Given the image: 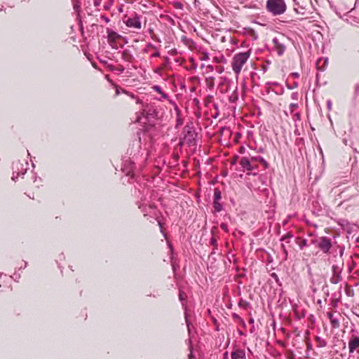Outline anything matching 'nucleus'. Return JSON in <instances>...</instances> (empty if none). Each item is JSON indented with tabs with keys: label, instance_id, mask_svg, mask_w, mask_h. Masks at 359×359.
I'll return each instance as SVG.
<instances>
[{
	"label": "nucleus",
	"instance_id": "obj_25",
	"mask_svg": "<svg viewBox=\"0 0 359 359\" xmlns=\"http://www.w3.org/2000/svg\"><path fill=\"white\" fill-rule=\"evenodd\" d=\"M294 120L295 121L301 120V115L299 112H297L294 114Z\"/></svg>",
	"mask_w": 359,
	"mask_h": 359
},
{
	"label": "nucleus",
	"instance_id": "obj_33",
	"mask_svg": "<svg viewBox=\"0 0 359 359\" xmlns=\"http://www.w3.org/2000/svg\"><path fill=\"white\" fill-rule=\"evenodd\" d=\"M123 92L125 93H126L127 95H130L132 98H135V95L133 94H132V93H128L127 91H125V90Z\"/></svg>",
	"mask_w": 359,
	"mask_h": 359
},
{
	"label": "nucleus",
	"instance_id": "obj_31",
	"mask_svg": "<svg viewBox=\"0 0 359 359\" xmlns=\"http://www.w3.org/2000/svg\"><path fill=\"white\" fill-rule=\"evenodd\" d=\"M184 294L182 292H180V294H179V298H180V300L182 302L183 300H184Z\"/></svg>",
	"mask_w": 359,
	"mask_h": 359
},
{
	"label": "nucleus",
	"instance_id": "obj_29",
	"mask_svg": "<svg viewBox=\"0 0 359 359\" xmlns=\"http://www.w3.org/2000/svg\"><path fill=\"white\" fill-rule=\"evenodd\" d=\"M102 0H94L95 6H99L101 4Z\"/></svg>",
	"mask_w": 359,
	"mask_h": 359
},
{
	"label": "nucleus",
	"instance_id": "obj_16",
	"mask_svg": "<svg viewBox=\"0 0 359 359\" xmlns=\"http://www.w3.org/2000/svg\"><path fill=\"white\" fill-rule=\"evenodd\" d=\"M327 63V59L320 58L316 62V67L318 69L323 71Z\"/></svg>",
	"mask_w": 359,
	"mask_h": 359
},
{
	"label": "nucleus",
	"instance_id": "obj_30",
	"mask_svg": "<svg viewBox=\"0 0 359 359\" xmlns=\"http://www.w3.org/2000/svg\"><path fill=\"white\" fill-rule=\"evenodd\" d=\"M160 56V53L159 51H156L155 53H154L152 55H151V57H158Z\"/></svg>",
	"mask_w": 359,
	"mask_h": 359
},
{
	"label": "nucleus",
	"instance_id": "obj_13",
	"mask_svg": "<svg viewBox=\"0 0 359 359\" xmlns=\"http://www.w3.org/2000/svg\"><path fill=\"white\" fill-rule=\"evenodd\" d=\"M144 111L148 119L155 118L158 115L156 109L151 108V106H149V104L144 107Z\"/></svg>",
	"mask_w": 359,
	"mask_h": 359
},
{
	"label": "nucleus",
	"instance_id": "obj_24",
	"mask_svg": "<svg viewBox=\"0 0 359 359\" xmlns=\"http://www.w3.org/2000/svg\"><path fill=\"white\" fill-rule=\"evenodd\" d=\"M220 227L222 230H224V231L226 232H228L229 231V229H228V226L225 223H222L221 225H220Z\"/></svg>",
	"mask_w": 359,
	"mask_h": 359
},
{
	"label": "nucleus",
	"instance_id": "obj_20",
	"mask_svg": "<svg viewBox=\"0 0 359 359\" xmlns=\"http://www.w3.org/2000/svg\"><path fill=\"white\" fill-rule=\"evenodd\" d=\"M298 104L297 103H291L289 106V109L290 114H292L297 108H298Z\"/></svg>",
	"mask_w": 359,
	"mask_h": 359
},
{
	"label": "nucleus",
	"instance_id": "obj_6",
	"mask_svg": "<svg viewBox=\"0 0 359 359\" xmlns=\"http://www.w3.org/2000/svg\"><path fill=\"white\" fill-rule=\"evenodd\" d=\"M13 176L12 180L15 181L20 175H24L27 171V168H23V164L21 163L20 161L13 163Z\"/></svg>",
	"mask_w": 359,
	"mask_h": 359
},
{
	"label": "nucleus",
	"instance_id": "obj_19",
	"mask_svg": "<svg viewBox=\"0 0 359 359\" xmlns=\"http://www.w3.org/2000/svg\"><path fill=\"white\" fill-rule=\"evenodd\" d=\"M220 198H221V193H220V191L217 189H215V192H214V201L217 202Z\"/></svg>",
	"mask_w": 359,
	"mask_h": 359
},
{
	"label": "nucleus",
	"instance_id": "obj_40",
	"mask_svg": "<svg viewBox=\"0 0 359 359\" xmlns=\"http://www.w3.org/2000/svg\"><path fill=\"white\" fill-rule=\"evenodd\" d=\"M116 95H118V94H119V90H118V89H116Z\"/></svg>",
	"mask_w": 359,
	"mask_h": 359
},
{
	"label": "nucleus",
	"instance_id": "obj_1",
	"mask_svg": "<svg viewBox=\"0 0 359 359\" xmlns=\"http://www.w3.org/2000/svg\"><path fill=\"white\" fill-rule=\"evenodd\" d=\"M250 57V51L236 53L233 55L231 65L233 73L238 76L243 67L246 64Z\"/></svg>",
	"mask_w": 359,
	"mask_h": 359
},
{
	"label": "nucleus",
	"instance_id": "obj_26",
	"mask_svg": "<svg viewBox=\"0 0 359 359\" xmlns=\"http://www.w3.org/2000/svg\"><path fill=\"white\" fill-rule=\"evenodd\" d=\"M298 97H299V94L297 92L292 93V95H291V98L292 100H298Z\"/></svg>",
	"mask_w": 359,
	"mask_h": 359
},
{
	"label": "nucleus",
	"instance_id": "obj_2",
	"mask_svg": "<svg viewBox=\"0 0 359 359\" xmlns=\"http://www.w3.org/2000/svg\"><path fill=\"white\" fill-rule=\"evenodd\" d=\"M266 7L267 11L273 15H279L284 13L287 8L283 0H268Z\"/></svg>",
	"mask_w": 359,
	"mask_h": 359
},
{
	"label": "nucleus",
	"instance_id": "obj_36",
	"mask_svg": "<svg viewBox=\"0 0 359 359\" xmlns=\"http://www.w3.org/2000/svg\"><path fill=\"white\" fill-rule=\"evenodd\" d=\"M223 359H229L228 353L225 352L223 355Z\"/></svg>",
	"mask_w": 359,
	"mask_h": 359
},
{
	"label": "nucleus",
	"instance_id": "obj_7",
	"mask_svg": "<svg viewBox=\"0 0 359 359\" xmlns=\"http://www.w3.org/2000/svg\"><path fill=\"white\" fill-rule=\"evenodd\" d=\"M126 25L128 27H133L137 29H140L142 27V24L140 21V18L139 16L135 15L133 18H129L126 21Z\"/></svg>",
	"mask_w": 359,
	"mask_h": 359
},
{
	"label": "nucleus",
	"instance_id": "obj_18",
	"mask_svg": "<svg viewBox=\"0 0 359 359\" xmlns=\"http://www.w3.org/2000/svg\"><path fill=\"white\" fill-rule=\"evenodd\" d=\"M251 161L260 162L264 166L265 168H268V163L265 161V159H264L261 156L252 157Z\"/></svg>",
	"mask_w": 359,
	"mask_h": 359
},
{
	"label": "nucleus",
	"instance_id": "obj_5",
	"mask_svg": "<svg viewBox=\"0 0 359 359\" xmlns=\"http://www.w3.org/2000/svg\"><path fill=\"white\" fill-rule=\"evenodd\" d=\"M196 135V134L193 128L186 126L184 129L183 142L189 145L194 144L195 142Z\"/></svg>",
	"mask_w": 359,
	"mask_h": 359
},
{
	"label": "nucleus",
	"instance_id": "obj_14",
	"mask_svg": "<svg viewBox=\"0 0 359 359\" xmlns=\"http://www.w3.org/2000/svg\"><path fill=\"white\" fill-rule=\"evenodd\" d=\"M231 359H246L245 351L243 349H236L231 353Z\"/></svg>",
	"mask_w": 359,
	"mask_h": 359
},
{
	"label": "nucleus",
	"instance_id": "obj_39",
	"mask_svg": "<svg viewBox=\"0 0 359 359\" xmlns=\"http://www.w3.org/2000/svg\"><path fill=\"white\" fill-rule=\"evenodd\" d=\"M158 225H159V226H160V228H161V232H163V231H162V226H161V222H160V221H158Z\"/></svg>",
	"mask_w": 359,
	"mask_h": 359
},
{
	"label": "nucleus",
	"instance_id": "obj_3",
	"mask_svg": "<svg viewBox=\"0 0 359 359\" xmlns=\"http://www.w3.org/2000/svg\"><path fill=\"white\" fill-rule=\"evenodd\" d=\"M340 264H333L332 267V276L330 278V283L332 284H337L342 280L341 273L343 269L344 263L341 257H340Z\"/></svg>",
	"mask_w": 359,
	"mask_h": 359
},
{
	"label": "nucleus",
	"instance_id": "obj_15",
	"mask_svg": "<svg viewBox=\"0 0 359 359\" xmlns=\"http://www.w3.org/2000/svg\"><path fill=\"white\" fill-rule=\"evenodd\" d=\"M134 169V163L129 162L128 165L126 164V163L124 164V165L122 168L123 172H126V175H129L131 172H133Z\"/></svg>",
	"mask_w": 359,
	"mask_h": 359
},
{
	"label": "nucleus",
	"instance_id": "obj_28",
	"mask_svg": "<svg viewBox=\"0 0 359 359\" xmlns=\"http://www.w3.org/2000/svg\"><path fill=\"white\" fill-rule=\"evenodd\" d=\"M327 106L328 110H331V109H332V102H331L330 100H328L327 101Z\"/></svg>",
	"mask_w": 359,
	"mask_h": 359
},
{
	"label": "nucleus",
	"instance_id": "obj_37",
	"mask_svg": "<svg viewBox=\"0 0 359 359\" xmlns=\"http://www.w3.org/2000/svg\"><path fill=\"white\" fill-rule=\"evenodd\" d=\"M282 247H283V248L284 253H285V256H287V250L285 249V246H284V245H282Z\"/></svg>",
	"mask_w": 359,
	"mask_h": 359
},
{
	"label": "nucleus",
	"instance_id": "obj_22",
	"mask_svg": "<svg viewBox=\"0 0 359 359\" xmlns=\"http://www.w3.org/2000/svg\"><path fill=\"white\" fill-rule=\"evenodd\" d=\"M172 6L175 9H183V4L180 1H174Z\"/></svg>",
	"mask_w": 359,
	"mask_h": 359
},
{
	"label": "nucleus",
	"instance_id": "obj_27",
	"mask_svg": "<svg viewBox=\"0 0 359 359\" xmlns=\"http://www.w3.org/2000/svg\"><path fill=\"white\" fill-rule=\"evenodd\" d=\"M189 349H190V353L189 355V359H196L194 355H193V353H192V347L190 346Z\"/></svg>",
	"mask_w": 359,
	"mask_h": 359
},
{
	"label": "nucleus",
	"instance_id": "obj_9",
	"mask_svg": "<svg viewBox=\"0 0 359 359\" xmlns=\"http://www.w3.org/2000/svg\"><path fill=\"white\" fill-rule=\"evenodd\" d=\"M340 316L339 313H337L335 315L332 312H327V316L330 320V324L332 327L334 329L339 328L340 326L339 316Z\"/></svg>",
	"mask_w": 359,
	"mask_h": 359
},
{
	"label": "nucleus",
	"instance_id": "obj_8",
	"mask_svg": "<svg viewBox=\"0 0 359 359\" xmlns=\"http://www.w3.org/2000/svg\"><path fill=\"white\" fill-rule=\"evenodd\" d=\"M359 348V336L353 334L348 341V349L351 353H353Z\"/></svg>",
	"mask_w": 359,
	"mask_h": 359
},
{
	"label": "nucleus",
	"instance_id": "obj_12",
	"mask_svg": "<svg viewBox=\"0 0 359 359\" xmlns=\"http://www.w3.org/2000/svg\"><path fill=\"white\" fill-rule=\"evenodd\" d=\"M251 161L248 158L243 157L240 161V165L243 168L252 171L255 169V167L252 165Z\"/></svg>",
	"mask_w": 359,
	"mask_h": 359
},
{
	"label": "nucleus",
	"instance_id": "obj_23",
	"mask_svg": "<svg viewBox=\"0 0 359 359\" xmlns=\"http://www.w3.org/2000/svg\"><path fill=\"white\" fill-rule=\"evenodd\" d=\"M214 208L217 212H219L222 210V205L215 201H214Z\"/></svg>",
	"mask_w": 359,
	"mask_h": 359
},
{
	"label": "nucleus",
	"instance_id": "obj_10",
	"mask_svg": "<svg viewBox=\"0 0 359 359\" xmlns=\"http://www.w3.org/2000/svg\"><path fill=\"white\" fill-rule=\"evenodd\" d=\"M151 88L160 95L159 97L155 98L156 100L163 101L164 100H167L169 101L170 103H172V100L169 99L168 94L162 90L161 86L158 85H154L151 87Z\"/></svg>",
	"mask_w": 359,
	"mask_h": 359
},
{
	"label": "nucleus",
	"instance_id": "obj_35",
	"mask_svg": "<svg viewBox=\"0 0 359 359\" xmlns=\"http://www.w3.org/2000/svg\"><path fill=\"white\" fill-rule=\"evenodd\" d=\"M233 317H234L235 318L238 319L239 320H241V321H242V322L243 323V320L239 317V316H238V315H237V314H233Z\"/></svg>",
	"mask_w": 359,
	"mask_h": 359
},
{
	"label": "nucleus",
	"instance_id": "obj_4",
	"mask_svg": "<svg viewBox=\"0 0 359 359\" xmlns=\"http://www.w3.org/2000/svg\"><path fill=\"white\" fill-rule=\"evenodd\" d=\"M311 243L317 244V246L325 254L329 253L332 248L331 241L326 236L320 237L318 240H312Z\"/></svg>",
	"mask_w": 359,
	"mask_h": 359
},
{
	"label": "nucleus",
	"instance_id": "obj_38",
	"mask_svg": "<svg viewBox=\"0 0 359 359\" xmlns=\"http://www.w3.org/2000/svg\"><path fill=\"white\" fill-rule=\"evenodd\" d=\"M136 102H137V104H142V100H140L139 98H137Z\"/></svg>",
	"mask_w": 359,
	"mask_h": 359
},
{
	"label": "nucleus",
	"instance_id": "obj_32",
	"mask_svg": "<svg viewBox=\"0 0 359 359\" xmlns=\"http://www.w3.org/2000/svg\"><path fill=\"white\" fill-rule=\"evenodd\" d=\"M101 18H102L103 20H104V22H107V23H108V22H109V19L107 17L104 16V15H102V16L101 17Z\"/></svg>",
	"mask_w": 359,
	"mask_h": 359
},
{
	"label": "nucleus",
	"instance_id": "obj_11",
	"mask_svg": "<svg viewBox=\"0 0 359 359\" xmlns=\"http://www.w3.org/2000/svg\"><path fill=\"white\" fill-rule=\"evenodd\" d=\"M272 41L274 45V50L279 56L282 55L285 50V46L278 38H273Z\"/></svg>",
	"mask_w": 359,
	"mask_h": 359
},
{
	"label": "nucleus",
	"instance_id": "obj_17",
	"mask_svg": "<svg viewBox=\"0 0 359 359\" xmlns=\"http://www.w3.org/2000/svg\"><path fill=\"white\" fill-rule=\"evenodd\" d=\"M296 243L299 245L300 250H303L304 247L309 245L307 240L305 238H302L301 237H297L296 238Z\"/></svg>",
	"mask_w": 359,
	"mask_h": 359
},
{
	"label": "nucleus",
	"instance_id": "obj_34",
	"mask_svg": "<svg viewBox=\"0 0 359 359\" xmlns=\"http://www.w3.org/2000/svg\"><path fill=\"white\" fill-rule=\"evenodd\" d=\"M292 76H294L295 78H298L299 76V74L297 72H294L292 74Z\"/></svg>",
	"mask_w": 359,
	"mask_h": 359
},
{
	"label": "nucleus",
	"instance_id": "obj_21",
	"mask_svg": "<svg viewBox=\"0 0 359 359\" xmlns=\"http://www.w3.org/2000/svg\"><path fill=\"white\" fill-rule=\"evenodd\" d=\"M293 237V234L290 232H288L287 233H286L285 236H283L281 238V241H287V243H289V241H287V240H289L290 238H292Z\"/></svg>",
	"mask_w": 359,
	"mask_h": 359
}]
</instances>
